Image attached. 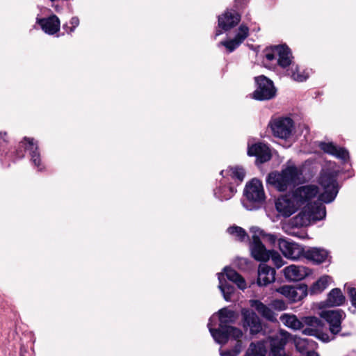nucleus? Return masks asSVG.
I'll return each mask as SVG.
<instances>
[{
  "instance_id": "obj_1",
  "label": "nucleus",
  "mask_w": 356,
  "mask_h": 356,
  "mask_svg": "<svg viewBox=\"0 0 356 356\" xmlns=\"http://www.w3.org/2000/svg\"><path fill=\"white\" fill-rule=\"evenodd\" d=\"M329 168H323L318 179L323 189L319 193L315 185H307L297 188L291 195V216L302 209L301 211L291 219V236L303 238L304 234L291 229L292 227L307 226L311 222L323 220L326 216V209L323 203L332 202L338 193L339 184L337 177L339 170L334 163L330 162Z\"/></svg>"
},
{
  "instance_id": "obj_2",
  "label": "nucleus",
  "mask_w": 356,
  "mask_h": 356,
  "mask_svg": "<svg viewBox=\"0 0 356 356\" xmlns=\"http://www.w3.org/2000/svg\"><path fill=\"white\" fill-rule=\"evenodd\" d=\"M219 328L214 329L213 327V322L216 321L217 316L213 315L208 323L209 332L214 340L221 344L226 343L229 339H233L236 341L234 347L231 350L223 351L220 350L221 356H237L243 349L242 342L240 339L243 336L242 331L232 326H227V324L234 321V312L222 308L219 310L218 313Z\"/></svg>"
},
{
  "instance_id": "obj_3",
  "label": "nucleus",
  "mask_w": 356,
  "mask_h": 356,
  "mask_svg": "<svg viewBox=\"0 0 356 356\" xmlns=\"http://www.w3.org/2000/svg\"><path fill=\"white\" fill-rule=\"evenodd\" d=\"M245 200L243 207L248 210H257L262 207L266 201V194L262 182L254 178L248 181L243 191Z\"/></svg>"
},
{
  "instance_id": "obj_4",
  "label": "nucleus",
  "mask_w": 356,
  "mask_h": 356,
  "mask_svg": "<svg viewBox=\"0 0 356 356\" xmlns=\"http://www.w3.org/2000/svg\"><path fill=\"white\" fill-rule=\"evenodd\" d=\"M264 65L268 67H279L285 69L289 66V51L286 44L267 47L264 51Z\"/></svg>"
},
{
  "instance_id": "obj_5",
  "label": "nucleus",
  "mask_w": 356,
  "mask_h": 356,
  "mask_svg": "<svg viewBox=\"0 0 356 356\" xmlns=\"http://www.w3.org/2000/svg\"><path fill=\"white\" fill-rule=\"evenodd\" d=\"M223 273L218 274L219 280L218 288L222 293L223 298L226 301H230L234 292V288L229 284H227L225 280V276L227 278L235 283L240 289H245L246 288V282L245 280L234 270L225 267Z\"/></svg>"
},
{
  "instance_id": "obj_6",
  "label": "nucleus",
  "mask_w": 356,
  "mask_h": 356,
  "mask_svg": "<svg viewBox=\"0 0 356 356\" xmlns=\"http://www.w3.org/2000/svg\"><path fill=\"white\" fill-rule=\"evenodd\" d=\"M257 87L253 92V98L257 100H268L273 98L276 94V90L271 80L264 76L255 78Z\"/></svg>"
},
{
  "instance_id": "obj_7",
  "label": "nucleus",
  "mask_w": 356,
  "mask_h": 356,
  "mask_svg": "<svg viewBox=\"0 0 356 356\" xmlns=\"http://www.w3.org/2000/svg\"><path fill=\"white\" fill-rule=\"evenodd\" d=\"M266 184L278 191H286L289 186V167L269 173L266 177Z\"/></svg>"
},
{
  "instance_id": "obj_8",
  "label": "nucleus",
  "mask_w": 356,
  "mask_h": 356,
  "mask_svg": "<svg viewBox=\"0 0 356 356\" xmlns=\"http://www.w3.org/2000/svg\"><path fill=\"white\" fill-rule=\"evenodd\" d=\"M305 328L303 334L309 336H316L323 341H329L330 337L327 334L321 333L323 323L321 321L314 316L304 317Z\"/></svg>"
},
{
  "instance_id": "obj_9",
  "label": "nucleus",
  "mask_w": 356,
  "mask_h": 356,
  "mask_svg": "<svg viewBox=\"0 0 356 356\" xmlns=\"http://www.w3.org/2000/svg\"><path fill=\"white\" fill-rule=\"evenodd\" d=\"M273 136L281 140L289 138V118L279 117L273 118L268 124Z\"/></svg>"
},
{
  "instance_id": "obj_10",
  "label": "nucleus",
  "mask_w": 356,
  "mask_h": 356,
  "mask_svg": "<svg viewBox=\"0 0 356 356\" xmlns=\"http://www.w3.org/2000/svg\"><path fill=\"white\" fill-rule=\"evenodd\" d=\"M321 316L329 323L330 330L333 334L340 332L341 321L345 316L341 309L323 311Z\"/></svg>"
},
{
  "instance_id": "obj_11",
  "label": "nucleus",
  "mask_w": 356,
  "mask_h": 356,
  "mask_svg": "<svg viewBox=\"0 0 356 356\" xmlns=\"http://www.w3.org/2000/svg\"><path fill=\"white\" fill-rule=\"evenodd\" d=\"M249 28L245 24H241L236 31L233 39L222 41L220 44L223 45L229 52H232L248 38Z\"/></svg>"
},
{
  "instance_id": "obj_12",
  "label": "nucleus",
  "mask_w": 356,
  "mask_h": 356,
  "mask_svg": "<svg viewBox=\"0 0 356 356\" xmlns=\"http://www.w3.org/2000/svg\"><path fill=\"white\" fill-rule=\"evenodd\" d=\"M241 314L243 316V327L249 329L251 334H257L261 330L260 319L254 312L243 309Z\"/></svg>"
},
{
  "instance_id": "obj_13",
  "label": "nucleus",
  "mask_w": 356,
  "mask_h": 356,
  "mask_svg": "<svg viewBox=\"0 0 356 356\" xmlns=\"http://www.w3.org/2000/svg\"><path fill=\"white\" fill-rule=\"evenodd\" d=\"M220 175L222 176L225 182H229L230 184L238 185L241 183L245 176V172L242 167L234 166L229 167L225 170H222Z\"/></svg>"
},
{
  "instance_id": "obj_14",
  "label": "nucleus",
  "mask_w": 356,
  "mask_h": 356,
  "mask_svg": "<svg viewBox=\"0 0 356 356\" xmlns=\"http://www.w3.org/2000/svg\"><path fill=\"white\" fill-rule=\"evenodd\" d=\"M248 154L250 156H256L257 161L260 163L266 162L271 158L268 147L261 143L248 144Z\"/></svg>"
},
{
  "instance_id": "obj_15",
  "label": "nucleus",
  "mask_w": 356,
  "mask_h": 356,
  "mask_svg": "<svg viewBox=\"0 0 356 356\" xmlns=\"http://www.w3.org/2000/svg\"><path fill=\"white\" fill-rule=\"evenodd\" d=\"M291 341H293V343L298 352L301 353H307L305 356H319L314 351L316 347V343L314 341L297 337L292 338L291 336Z\"/></svg>"
},
{
  "instance_id": "obj_16",
  "label": "nucleus",
  "mask_w": 356,
  "mask_h": 356,
  "mask_svg": "<svg viewBox=\"0 0 356 356\" xmlns=\"http://www.w3.org/2000/svg\"><path fill=\"white\" fill-rule=\"evenodd\" d=\"M287 333H282L270 338V352L269 356H286L284 346L287 342Z\"/></svg>"
},
{
  "instance_id": "obj_17",
  "label": "nucleus",
  "mask_w": 356,
  "mask_h": 356,
  "mask_svg": "<svg viewBox=\"0 0 356 356\" xmlns=\"http://www.w3.org/2000/svg\"><path fill=\"white\" fill-rule=\"evenodd\" d=\"M318 147L323 152L342 161H346L349 158V154L346 149L337 146L332 142H320Z\"/></svg>"
},
{
  "instance_id": "obj_18",
  "label": "nucleus",
  "mask_w": 356,
  "mask_h": 356,
  "mask_svg": "<svg viewBox=\"0 0 356 356\" xmlns=\"http://www.w3.org/2000/svg\"><path fill=\"white\" fill-rule=\"evenodd\" d=\"M20 146L29 151L32 163L38 170H42L43 167L41 164L40 153L38 152V145L34 142L33 138L25 137L20 143Z\"/></svg>"
},
{
  "instance_id": "obj_19",
  "label": "nucleus",
  "mask_w": 356,
  "mask_h": 356,
  "mask_svg": "<svg viewBox=\"0 0 356 356\" xmlns=\"http://www.w3.org/2000/svg\"><path fill=\"white\" fill-rule=\"evenodd\" d=\"M241 20V16L234 10H227L218 17V26L227 31L235 26Z\"/></svg>"
},
{
  "instance_id": "obj_20",
  "label": "nucleus",
  "mask_w": 356,
  "mask_h": 356,
  "mask_svg": "<svg viewBox=\"0 0 356 356\" xmlns=\"http://www.w3.org/2000/svg\"><path fill=\"white\" fill-rule=\"evenodd\" d=\"M37 22L47 34L53 35L60 29V20L55 15L47 18L38 19Z\"/></svg>"
},
{
  "instance_id": "obj_21",
  "label": "nucleus",
  "mask_w": 356,
  "mask_h": 356,
  "mask_svg": "<svg viewBox=\"0 0 356 356\" xmlns=\"http://www.w3.org/2000/svg\"><path fill=\"white\" fill-rule=\"evenodd\" d=\"M275 271L266 264H260L258 270L257 283L266 286L275 280Z\"/></svg>"
},
{
  "instance_id": "obj_22",
  "label": "nucleus",
  "mask_w": 356,
  "mask_h": 356,
  "mask_svg": "<svg viewBox=\"0 0 356 356\" xmlns=\"http://www.w3.org/2000/svg\"><path fill=\"white\" fill-rule=\"evenodd\" d=\"M250 250L252 256L257 261H266L270 259L271 251L267 250L261 241H252Z\"/></svg>"
},
{
  "instance_id": "obj_23",
  "label": "nucleus",
  "mask_w": 356,
  "mask_h": 356,
  "mask_svg": "<svg viewBox=\"0 0 356 356\" xmlns=\"http://www.w3.org/2000/svg\"><path fill=\"white\" fill-rule=\"evenodd\" d=\"M250 305L254 308L257 312L264 318L270 321H276V316L270 308L257 300H250Z\"/></svg>"
},
{
  "instance_id": "obj_24",
  "label": "nucleus",
  "mask_w": 356,
  "mask_h": 356,
  "mask_svg": "<svg viewBox=\"0 0 356 356\" xmlns=\"http://www.w3.org/2000/svg\"><path fill=\"white\" fill-rule=\"evenodd\" d=\"M306 259L312 261L315 264H321L326 261L328 252L325 249L312 248L306 250Z\"/></svg>"
},
{
  "instance_id": "obj_25",
  "label": "nucleus",
  "mask_w": 356,
  "mask_h": 356,
  "mask_svg": "<svg viewBox=\"0 0 356 356\" xmlns=\"http://www.w3.org/2000/svg\"><path fill=\"white\" fill-rule=\"evenodd\" d=\"M345 300L346 298L341 290L339 288H334L327 294L325 304L328 307H338L342 305Z\"/></svg>"
},
{
  "instance_id": "obj_26",
  "label": "nucleus",
  "mask_w": 356,
  "mask_h": 356,
  "mask_svg": "<svg viewBox=\"0 0 356 356\" xmlns=\"http://www.w3.org/2000/svg\"><path fill=\"white\" fill-rule=\"evenodd\" d=\"M225 180L220 186L214 191L215 196L220 200H227L232 198L236 192V188L232 185L226 186Z\"/></svg>"
},
{
  "instance_id": "obj_27",
  "label": "nucleus",
  "mask_w": 356,
  "mask_h": 356,
  "mask_svg": "<svg viewBox=\"0 0 356 356\" xmlns=\"http://www.w3.org/2000/svg\"><path fill=\"white\" fill-rule=\"evenodd\" d=\"M307 294V286L303 283L294 282L291 284V302H298Z\"/></svg>"
},
{
  "instance_id": "obj_28",
  "label": "nucleus",
  "mask_w": 356,
  "mask_h": 356,
  "mask_svg": "<svg viewBox=\"0 0 356 356\" xmlns=\"http://www.w3.org/2000/svg\"><path fill=\"white\" fill-rule=\"evenodd\" d=\"M275 209L280 216H289V195L286 193L280 195L275 200Z\"/></svg>"
},
{
  "instance_id": "obj_29",
  "label": "nucleus",
  "mask_w": 356,
  "mask_h": 356,
  "mask_svg": "<svg viewBox=\"0 0 356 356\" xmlns=\"http://www.w3.org/2000/svg\"><path fill=\"white\" fill-rule=\"evenodd\" d=\"M332 278L329 275H323L321 277L310 289L312 294H318L323 291L331 283Z\"/></svg>"
},
{
  "instance_id": "obj_30",
  "label": "nucleus",
  "mask_w": 356,
  "mask_h": 356,
  "mask_svg": "<svg viewBox=\"0 0 356 356\" xmlns=\"http://www.w3.org/2000/svg\"><path fill=\"white\" fill-rule=\"evenodd\" d=\"M267 353L266 345L264 341L257 343H252L246 351L245 356H266Z\"/></svg>"
},
{
  "instance_id": "obj_31",
  "label": "nucleus",
  "mask_w": 356,
  "mask_h": 356,
  "mask_svg": "<svg viewBox=\"0 0 356 356\" xmlns=\"http://www.w3.org/2000/svg\"><path fill=\"white\" fill-rule=\"evenodd\" d=\"M291 71L292 72L291 76L293 79L299 82L306 81L309 76L312 70H301L298 65L291 60Z\"/></svg>"
},
{
  "instance_id": "obj_32",
  "label": "nucleus",
  "mask_w": 356,
  "mask_h": 356,
  "mask_svg": "<svg viewBox=\"0 0 356 356\" xmlns=\"http://www.w3.org/2000/svg\"><path fill=\"white\" fill-rule=\"evenodd\" d=\"M310 274L309 268L302 266L291 264V281L293 280H302L306 276Z\"/></svg>"
},
{
  "instance_id": "obj_33",
  "label": "nucleus",
  "mask_w": 356,
  "mask_h": 356,
  "mask_svg": "<svg viewBox=\"0 0 356 356\" xmlns=\"http://www.w3.org/2000/svg\"><path fill=\"white\" fill-rule=\"evenodd\" d=\"M306 250L298 243L291 241V260L306 258Z\"/></svg>"
},
{
  "instance_id": "obj_34",
  "label": "nucleus",
  "mask_w": 356,
  "mask_h": 356,
  "mask_svg": "<svg viewBox=\"0 0 356 356\" xmlns=\"http://www.w3.org/2000/svg\"><path fill=\"white\" fill-rule=\"evenodd\" d=\"M227 232L229 234L235 236L236 240L240 241H243L248 238L245 231L240 227H230L227 229Z\"/></svg>"
},
{
  "instance_id": "obj_35",
  "label": "nucleus",
  "mask_w": 356,
  "mask_h": 356,
  "mask_svg": "<svg viewBox=\"0 0 356 356\" xmlns=\"http://www.w3.org/2000/svg\"><path fill=\"white\" fill-rule=\"evenodd\" d=\"M304 323V317L300 320L295 315H291V329L302 330L303 332L305 328Z\"/></svg>"
},
{
  "instance_id": "obj_36",
  "label": "nucleus",
  "mask_w": 356,
  "mask_h": 356,
  "mask_svg": "<svg viewBox=\"0 0 356 356\" xmlns=\"http://www.w3.org/2000/svg\"><path fill=\"white\" fill-rule=\"evenodd\" d=\"M278 245L284 256L286 258H289V242L285 239L280 238Z\"/></svg>"
},
{
  "instance_id": "obj_37",
  "label": "nucleus",
  "mask_w": 356,
  "mask_h": 356,
  "mask_svg": "<svg viewBox=\"0 0 356 356\" xmlns=\"http://www.w3.org/2000/svg\"><path fill=\"white\" fill-rule=\"evenodd\" d=\"M250 232L252 234V241H261L265 232L257 227H252L250 228Z\"/></svg>"
},
{
  "instance_id": "obj_38",
  "label": "nucleus",
  "mask_w": 356,
  "mask_h": 356,
  "mask_svg": "<svg viewBox=\"0 0 356 356\" xmlns=\"http://www.w3.org/2000/svg\"><path fill=\"white\" fill-rule=\"evenodd\" d=\"M273 264L276 266L277 268H280L284 265L283 260L281 256L276 252H270V256Z\"/></svg>"
},
{
  "instance_id": "obj_39",
  "label": "nucleus",
  "mask_w": 356,
  "mask_h": 356,
  "mask_svg": "<svg viewBox=\"0 0 356 356\" xmlns=\"http://www.w3.org/2000/svg\"><path fill=\"white\" fill-rule=\"evenodd\" d=\"M347 290L350 296L351 304L356 308V289L353 287H348Z\"/></svg>"
},
{
  "instance_id": "obj_40",
  "label": "nucleus",
  "mask_w": 356,
  "mask_h": 356,
  "mask_svg": "<svg viewBox=\"0 0 356 356\" xmlns=\"http://www.w3.org/2000/svg\"><path fill=\"white\" fill-rule=\"evenodd\" d=\"M265 241H268L269 243L274 244L276 241V238L274 235L270 234H264L263 238H261Z\"/></svg>"
},
{
  "instance_id": "obj_41",
  "label": "nucleus",
  "mask_w": 356,
  "mask_h": 356,
  "mask_svg": "<svg viewBox=\"0 0 356 356\" xmlns=\"http://www.w3.org/2000/svg\"><path fill=\"white\" fill-rule=\"evenodd\" d=\"M79 20L77 17H72L70 20V24H71V27L70 29V31H68V33H72L74 31V29L79 25Z\"/></svg>"
},
{
  "instance_id": "obj_42",
  "label": "nucleus",
  "mask_w": 356,
  "mask_h": 356,
  "mask_svg": "<svg viewBox=\"0 0 356 356\" xmlns=\"http://www.w3.org/2000/svg\"><path fill=\"white\" fill-rule=\"evenodd\" d=\"M273 306L278 310H284L286 309L285 303L282 300H275L273 302Z\"/></svg>"
},
{
  "instance_id": "obj_43",
  "label": "nucleus",
  "mask_w": 356,
  "mask_h": 356,
  "mask_svg": "<svg viewBox=\"0 0 356 356\" xmlns=\"http://www.w3.org/2000/svg\"><path fill=\"white\" fill-rule=\"evenodd\" d=\"M277 291V292L283 294L286 297L289 296V286H283L279 288Z\"/></svg>"
},
{
  "instance_id": "obj_44",
  "label": "nucleus",
  "mask_w": 356,
  "mask_h": 356,
  "mask_svg": "<svg viewBox=\"0 0 356 356\" xmlns=\"http://www.w3.org/2000/svg\"><path fill=\"white\" fill-rule=\"evenodd\" d=\"M280 319L285 325L289 326V314H285L282 315L280 317Z\"/></svg>"
},
{
  "instance_id": "obj_45",
  "label": "nucleus",
  "mask_w": 356,
  "mask_h": 356,
  "mask_svg": "<svg viewBox=\"0 0 356 356\" xmlns=\"http://www.w3.org/2000/svg\"><path fill=\"white\" fill-rule=\"evenodd\" d=\"M7 134L6 132H0V144L2 142H6Z\"/></svg>"
},
{
  "instance_id": "obj_46",
  "label": "nucleus",
  "mask_w": 356,
  "mask_h": 356,
  "mask_svg": "<svg viewBox=\"0 0 356 356\" xmlns=\"http://www.w3.org/2000/svg\"><path fill=\"white\" fill-rule=\"evenodd\" d=\"M290 170H291V181L292 177H293V175L296 173V168L295 166L291 165Z\"/></svg>"
},
{
  "instance_id": "obj_47",
  "label": "nucleus",
  "mask_w": 356,
  "mask_h": 356,
  "mask_svg": "<svg viewBox=\"0 0 356 356\" xmlns=\"http://www.w3.org/2000/svg\"><path fill=\"white\" fill-rule=\"evenodd\" d=\"M284 273L286 278L288 279L289 277V266H287L284 269Z\"/></svg>"
},
{
  "instance_id": "obj_48",
  "label": "nucleus",
  "mask_w": 356,
  "mask_h": 356,
  "mask_svg": "<svg viewBox=\"0 0 356 356\" xmlns=\"http://www.w3.org/2000/svg\"><path fill=\"white\" fill-rule=\"evenodd\" d=\"M295 129L294 128V126L292 123V120H291V129H290V131H291V137L293 135V130Z\"/></svg>"
},
{
  "instance_id": "obj_49",
  "label": "nucleus",
  "mask_w": 356,
  "mask_h": 356,
  "mask_svg": "<svg viewBox=\"0 0 356 356\" xmlns=\"http://www.w3.org/2000/svg\"><path fill=\"white\" fill-rule=\"evenodd\" d=\"M221 33H222L221 31L218 30V31H216V36H218V35H220Z\"/></svg>"
},
{
  "instance_id": "obj_50",
  "label": "nucleus",
  "mask_w": 356,
  "mask_h": 356,
  "mask_svg": "<svg viewBox=\"0 0 356 356\" xmlns=\"http://www.w3.org/2000/svg\"><path fill=\"white\" fill-rule=\"evenodd\" d=\"M282 228H283V229H284V230H285V232H287V231H286V227L285 225H283Z\"/></svg>"
},
{
  "instance_id": "obj_51",
  "label": "nucleus",
  "mask_w": 356,
  "mask_h": 356,
  "mask_svg": "<svg viewBox=\"0 0 356 356\" xmlns=\"http://www.w3.org/2000/svg\"><path fill=\"white\" fill-rule=\"evenodd\" d=\"M237 5L240 4L239 0H235Z\"/></svg>"
}]
</instances>
